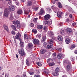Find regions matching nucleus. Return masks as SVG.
Listing matches in <instances>:
<instances>
[{"instance_id":"1","label":"nucleus","mask_w":77,"mask_h":77,"mask_svg":"<svg viewBox=\"0 0 77 77\" xmlns=\"http://www.w3.org/2000/svg\"><path fill=\"white\" fill-rule=\"evenodd\" d=\"M15 10V7L13 5L9 6V8H7L5 9L4 13V16L5 17L8 18L9 17V11H13Z\"/></svg>"},{"instance_id":"2","label":"nucleus","mask_w":77,"mask_h":77,"mask_svg":"<svg viewBox=\"0 0 77 77\" xmlns=\"http://www.w3.org/2000/svg\"><path fill=\"white\" fill-rule=\"evenodd\" d=\"M63 65L66 71H69L71 69V64L68 60H64L63 61Z\"/></svg>"},{"instance_id":"3","label":"nucleus","mask_w":77,"mask_h":77,"mask_svg":"<svg viewBox=\"0 0 77 77\" xmlns=\"http://www.w3.org/2000/svg\"><path fill=\"white\" fill-rule=\"evenodd\" d=\"M18 52L20 55L21 56H25L26 54V53H25L24 51V49L23 48L19 49L18 51Z\"/></svg>"},{"instance_id":"4","label":"nucleus","mask_w":77,"mask_h":77,"mask_svg":"<svg viewBox=\"0 0 77 77\" xmlns=\"http://www.w3.org/2000/svg\"><path fill=\"white\" fill-rule=\"evenodd\" d=\"M47 35L51 38H53L54 37V33L51 31H49L47 33Z\"/></svg>"},{"instance_id":"5","label":"nucleus","mask_w":77,"mask_h":77,"mask_svg":"<svg viewBox=\"0 0 77 77\" xmlns=\"http://www.w3.org/2000/svg\"><path fill=\"white\" fill-rule=\"evenodd\" d=\"M51 8L53 9L54 12H57L59 11V9L57 8L55 5H53L51 6Z\"/></svg>"},{"instance_id":"6","label":"nucleus","mask_w":77,"mask_h":77,"mask_svg":"<svg viewBox=\"0 0 77 77\" xmlns=\"http://www.w3.org/2000/svg\"><path fill=\"white\" fill-rule=\"evenodd\" d=\"M13 23L15 26H17L18 27H20V23L19 21L17 20L16 22L14 21L13 22Z\"/></svg>"},{"instance_id":"7","label":"nucleus","mask_w":77,"mask_h":77,"mask_svg":"<svg viewBox=\"0 0 77 77\" xmlns=\"http://www.w3.org/2000/svg\"><path fill=\"white\" fill-rule=\"evenodd\" d=\"M21 36V35L19 33H17L16 35V36H14V41H15V39H20V36Z\"/></svg>"},{"instance_id":"8","label":"nucleus","mask_w":77,"mask_h":77,"mask_svg":"<svg viewBox=\"0 0 77 77\" xmlns=\"http://www.w3.org/2000/svg\"><path fill=\"white\" fill-rule=\"evenodd\" d=\"M57 57L58 59H63V58H64L65 57V56H64V55L60 53L58 54Z\"/></svg>"},{"instance_id":"9","label":"nucleus","mask_w":77,"mask_h":77,"mask_svg":"<svg viewBox=\"0 0 77 77\" xmlns=\"http://www.w3.org/2000/svg\"><path fill=\"white\" fill-rule=\"evenodd\" d=\"M33 47V44L32 43H29L28 44V47L29 50L30 49H32Z\"/></svg>"},{"instance_id":"10","label":"nucleus","mask_w":77,"mask_h":77,"mask_svg":"<svg viewBox=\"0 0 77 77\" xmlns=\"http://www.w3.org/2000/svg\"><path fill=\"white\" fill-rule=\"evenodd\" d=\"M32 41L33 43L34 44H39V41L38 39H33Z\"/></svg>"},{"instance_id":"11","label":"nucleus","mask_w":77,"mask_h":77,"mask_svg":"<svg viewBox=\"0 0 77 77\" xmlns=\"http://www.w3.org/2000/svg\"><path fill=\"white\" fill-rule=\"evenodd\" d=\"M51 24L50 21L47 20L44 21V24L45 26H49Z\"/></svg>"},{"instance_id":"12","label":"nucleus","mask_w":77,"mask_h":77,"mask_svg":"<svg viewBox=\"0 0 77 77\" xmlns=\"http://www.w3.org/2000/svg\"><path fill=\"white\" fill-rule=\"evenodd\" d=\"M23 11L21 9H19L17 11V14L20 15L23 14Z\"/></svg>"},{"instance_id":"13","label":"nucleus","mask_w":77,"mask_h":77,"mask_svg":"<svg viewBox=\"0 0 77 77\" xmlns=\"http://www.w3.org/2000/svg\"><path fill=\"white\" fill-rule=\"evenodd\" d=\"M50 18V15L49 14H47L44 16V19L45 20H48Z\"/></svg>"},{"instance_id":"14","label":"nucleus","mask_w":77,"mask_h":77,"mask_svg":"<svg viewBox=\"0 0 77 77\" xmlns=\"http://www.w3.org/2000/svg\"><path fill=\"white\" fill-rule=\"evenodd\" d=\"M65 41L66 44H69V43H70V39H69V38L67 37L66 38Z\"/></svg>"},{"instance_id":"15","label":"nucleus","mask_w":77,"mask_h":77,"mask_svg":"<svg viewBox=\"0 0 77 77\" xmlns=\"http://www.w3.org/2000/svg\"><path fill=\"white\" fill-rule=\"evenodd\" d=\"M44 14V9L42 8H41L40 10V12L38 13V14L41 15Z\"/></svg>"},{"instance_id":"16","label":"nucleus","mask_w":77,"mask_h":77,"mask_svg":"<svg viewBox=\"0 0 77 77\" xmlns=\"http://www.w3.org/2000/svg\"><path fill=\"white\" fill-rule=\"evenodd\" d=\"M33 2L31 1H28L27 3V5L28 6H31L32 5Z\"/></svg>"},{"instance_id":"17","label":"nucleus","mask_w":77,"mask_h":77,"mask_svg":"<svg viewBox=\"0 0 77 77\" xmlns=\"http://www.w3.org/2000/svg\"><path fill=\"white\" fill-rule=\"evenodd\" d=\"M54 40L53 38H52L49 41V43L50 44H53V43H54Z\"/></svg>"},{"instance_id":"18","label":"nucleus","mask_w":77,"mask_h":77,"mask_svg":"<svg viewBox=\"0 0 77 77\" xmlns=\"http://www.w3.org/2000/svg\"><path fill=\"white\" fill-rule=\"evenodd\" d=\"M42 39L43 40H41V42H45V41L46 40V39H47V37H46V36H43L42 37Z\"/></svg>"},{"instance_id":"19","label":"nucleus","mask_w":77,"mask_h":77,"mask_svg":"<svg viewBox=\"0 0 77 77\" xmlns=\"http://www.w3.org/2000/svg\"><path fill=\"white\" fill-rule=\"evenodd\" d=\"M52 74L54 76H58V75H59V73H58L56 71L54 72H52Z\"/></svg>"},{"instance_id":"20","label":"nucleus","mask_w":77,"mask_h":77,"mask_svg":"<svg viewBox=\"0 0 77 77\" xmlns=\"http://www.w3.org/2000/svg\"><path fill=\"white\" fill-rule=\"evenodd\" d=\"M57 17H61V15H62V12L58 11L57 13Z\"/></svg>"},{"instance_id":"21","label":"nucleus","mask_w":77,"mask_h":77,"mask_svg":"<svg viewBox=\"0 0 77 77\" xmlns=\"http://www.w3.org/2000/svg\"><path fill=\"white\" fill-rule=\"evenodd\" d=\"M66 31L67 32H69V33H71L72 31L71 30V29L70 28H68L66 29Z\"/></svg>"},{"instance_id":"22","label":"nucleus","mask_w":77,"mask_h":77,"mask_svg":"<svg viewBox=\"0 0 77 77\" xmlns=\"http://www.w3.org/2000/svg\"><path fill=\"white\" fill-rule=\"evenodd\" d=\"M37 27L38 29H42L43 28V26L42 25H38L37 26Z\"/></svg>"},{"instance_id":"23","label":"nucleus","mask_w":77,"mask_h":77,"mask_svg":"<svg viewBox=\"0 0 77 77\" xmlns=\"http://www.w3.org/2000/svg\"><path fill=\"white\" fill-rule=\"evenodd\" d=\"M51 47H52V45H48L47 47H46L45 48L47 49H50V48H51Z\"/></svg>"},{"instance_id":"24","label":"nucleus","mask_w":77,"mask_h":77,"mask_svg":"<svg viewBox=\"0 0 77 77\" xmlns=\"http://www.w3.org/2000/svg\"><path fill=\"white\" fill-rule=\"evenodd\" d=\"M59 8H62V4L60 2H58L57 4Z\"/></svg>"},{"instance_id":"25","label":"nucleus","mask_w":77,"mask_h":77,"mask_svg":"<svg viewBox=\"0 0 77 77\" xmlns=\"http://www.w3.org/2000/svg\"><path fill=\"white\" fill-rule=\"evenodd\" d=\"M58 39L59 41H62V37L60 35L58 36Z\"/></svg>"},{"instance_id":"26","label":"nucleus","mask_w":77,"mask_h":77,"mask_svg":"<svg viewBox=\"0 0 77 77\" xmlns=\"http://www.w3.org/2000/svg\"><path fill=\"white\" fill-rule=\"evenodd\" d=\"M4 28L5 30H6V31H7V32L9 31V29H8V26H4Z\"/></svg>"},{"instance_id":"27","label":"nucleus","mask_w":77,"mask_h":77,"mask_svg":"<svg viewBox=\"0 0 77 77\" xmlns=\"http://www.w3.org/2000/svg\"><path fill=\"white\" fill-rule=\"evenodd\" d=\"M46 10L48 13H50L51 12V9L50 8H46Z\"/></svg>"},{"instance_id":"28","label":"nucleus","mask_w":77,"mask_h":77,"mask_svg":"<svg viewBox=\"0 0 77 77\" xmlns=\"http://www.w3.org/2000/svg\"><path fill=\"white\" fill-rule=\"evenodd\" d=\"M49 72V70L48 69H46L44 71V73H45L46 74H48Z\"/></svg>"},{"instance_id":"29","label":"nucleus","mask_w":77,"mask_h":77,"mask_svg":"<svg viewBox=\"0 0 77 77\" xmlns=\"http://www.w3.org/2000/svg\"><path fill=\"white\" fill-rule=\"evenodd\" d=\"M45 50L44 49H42L40 50V53H41V54H44V53H45Z\"/></svg>"},{"instance_id":"30","label":"nucleus","mask_w":77,"mask_h":77,"mask_svg":"<svg viewBox=\"0 0 77 77\" xmlns=\"http://www.w3.org/2000/svg\"><path fill=\"white\" fill-rule=\"evenodd\" d=\"M11 27L12 29L13 30H16V27H15V26L14 25H12L11 26Z\"/></svg>"},{"instance_id":"31","label":"nucleus","mask_w":77,"mask_h":77,"mask_svg":"<svg viewBox=\"0 0 77 77\" xmlns=\"http://www.w3.org/2000/svg\"><path fill=\"white\" fill-rule=\"evenodd\" d=\"M26 63L27 65L28 66H29L30 65V63H29V60L27 59L26 60Z\"/></svg>"},{"instance_id":"32","label":"nucleus","mask_w":77,"mask_h":77,"mask_svg":"<svg viewBox=\"0 0 77 77\" xmlns=\"http://www.w3.org/2000/svg\"><path fill=\"white\" fill-rule=\"evenodd\" d=\"M75 44H73L71 45L70 49H71V50H72V49H73V48H75Z\"/></svg>"},{"instance_id":"33","label":"nucleus","mask_w":77,"mask_h":77,"mask_svg":"<svg viewBox=\"0 0 77 77\" xmlns=\"http://www.w3.org/2000/svg\"><path fill=\"white\" fill-rule=\"evenodd\" d=\"M20 46L21 47H24V43L23 42H21L20 43Z\"/></svg>"},{"instance_id":"34","label":"nucleus","mask_w":77,"mask_h":77,"mask_svg":"<svg viewBox=\"0 0 77 77\" xmlns=\"http://www.w3.org/2000/svg\"><path fill=\"white\" fill-rule=\"evenodd\" d=\"M24 38L26 39H28L29 38V36L27 35V34H25L24 35Z\"/></svg>"},{"instance_id":"35","label":"nucleus","mask_w":77,"mask_h":77,"mask_svg":"<svg viewBox=\"0 0 77 77\" xmlns=\"http://www.w3.org/2000/svg\"><path fill=\"white\" fill-rule=\"evenodd\" d=\"M29 13V11L25 10L24 14H25V15H27Z\"/></svg>"},{"instance_id":"36","label":"nucleus","mask_w":77,"mask_h":77,"mask_svg":"<svg viewBox=\"0 0 77 77\" xmlns=\"http://www.w3.org/2000/svg\"><path fill=\"white\" fill-rule=\"evenodd\" d=\"M32 32H34V33L35 34H36V33H37V30L36 29H32Z\"/></svg>"},{"instance_id":"37","label":"nucleus","mask_w":77,"mask_h":77,"mask_svg":"<svg viewBox=\"0 0 77 77\" xmlns=\"http://www.w3.org/2000/svg\"><path fill=\"white\" fill-rule=\"evenodd\" d=\"M54 65V63L53 62L49 64V66H53Z\"/></svg>"},{"instance_id":"38","label":"nucleus","mask_w":77,"mask_h":77,"mask_svg":"<svg viewBox=\"0 0 77 77\" xmlns=\"http://www.w3.org/2000/svg\"><path fill=\"white\" fill-rule=\"evenodd\" d=\"M36 63L39 66H42V64H41L40 63L37 62Z\"/></svg>"},{"instance_id":"39","label":"nucleus","mask_w":77,"mask_h":77,"mask_svg":"<svg viewBox=\"0 0 77 77\" xmlns=\"http://www.w3.org/2000/svg\"><path fill=\"white\" fill-rule=\"evenodd\" d=\"M55 71L58 73V72H59V68L58 67L57 68L55 69Z\"/></svg>"},{"instance_id":"40","label":"nucleus","mask_w":77,"mask_h":77,"mask_svg":"<svg viewBox=\"0 0 77 77\" xmlns=\"http://www.w3.org/2000/svg\"><path fill=\"white\" fill-rule=\"evenodd\" d=\"M57 1H58V0H53L52 1V3L53 4H55L56 2H57Z\"/></svg>"},{"instance_id":"41","label":"nucleus","mask_w":77,"mask_h":77,"mask_svg":"<svg viewBox=\"0 0 77 77\" xmlns=\"http://www.w3.org/2000/svg\"><path fill=\"white\" fill-rule=\"evenodd\" d=\"M56 54L53 53L52 54V56L54 57H56Z\"/></svg>"},{"instance_id":"42","label":"nucleus","mask_w":77,"mask_h":77,"mask_svg":"<svg viewBox=\"0 0 77 77\" xmlns=\"http://www.w3.org/2000/svg\"><path fill=\"white\" fill-rule=\"evenodd\" d=\"M29 26L30 27H33V26H34V24H33V23H31L29 24Z\"/></svg>"},{"instance_id":"43","label":"nucleus","mask_w":77,"mask_h":77,"mask_svg":"<svg viewBox=\"0 0 77 77\" xmlns=\"http://www.w3.org/2000/svg\"><path fill=\"white\" fill-rule=\"evenodd\" d=\"M26 75V72H24L23 74V77H27Z\"/></svg>"},{"instance_id":"44","label":"nucleus","mask_w":77,"mask_h":77,"mask_svg":"<svg viewBox=\"0 0 77 77\" xmlns=\"http://www.w3.org/2000/svg\"><path fill=\"white\" fill-rule=\"evenodd\" d=\"M9 19L10 20H12L13 19V16H12V15H10Z\"/></svg>"},{"instance_id":"45","label":"nucleus","mask_w":77,"mask_h":77,"mask_svg":"<svg viewBox=\"0 0 77 77\" xmlns=\"http://www.w3.org/2000/svg\"><path fill=\"white\" fill-rule=\"evenodd\" d=\"M11 33L14 35H15V32L14 31H11Z\"/></svg>"},{"instance_id":"46","label":"nucleus","mask_w":77,"mask_h":77,"mask_svg":"<svg viewBox=\"0 0 77 77\" xmlns=\"http://www.w3.org/2000/svg\"><path fill=\"white\" fill-rule=\"evenodd\" d=\"M37 20H38L37 18H35L33 20V21H34V22H36V21H37Z\"/></svg>"},{"instance_id":"47","label":"nucleus","mask_w":77,"mask_h":77,"mask_svg":"<svg viewBox=\"0 0 77 77\" xmlns=\"http://www.w3.org/2000/svg\"><path fill=\"white\" fill-rule=\"evenodd\" d=\"M47 43L46 42H45L43 44V45L44 47H45V48L46 47L45 46L47 45Z\"/></svg>"},{"instance_id":"48","label":"nucleus","mask_w":77,"mask_h":77,"mask_svg":"<svg viewBox=\"0 0 77 77\" xmlns=\"http://www.w3.org/2000/svg\"><path fill=\"white\" fill-rule=\"evenodd\" d=\"M38 9H39L38 7H36L34 9V11H38Z\"/></svg>"},{"instance_id":"49","label":"nucleus","mask_w":77,"mask_h":77,"mask_svg":"<svg viewBox=\"0 0 77 77\" xmlns=\"http://www.w3.org/2000/svg\"><path fill=\"white\" fill-rule=\"evenodd\" d=\"M29 74H30V75H33L34 73L32 72H29Z\"/></svg>"},{"instance_id":"50","label":"nucleus","mask_w":77,"mask_h":77,"mask_svg":"<svg viewBox=\"0 0 77 77\" xmlns=\"http://www.w3.org/2000/svg\"><path fill=\"white\" fill-rule=\"evenodd\" d=\"M72 26L73 27H75V26H76V23H72Z\"/></svg>"},{"instance_id":"51","label":"nucleus","mask_w":77,"mask_h":77,"mask_svg":"<svg viewBox=\"0 0 77 77\" xmlns=\"http://www.w3.org/2000/svg\"><path fill=\"white\" fill-rule=\"evenodd\" d=\"M64 32V31L63 30H61L60 33L61 34H63V33Z\"/></svg>"},{"instance_id":"52","label":"nucleus","mask_w":77,"mask_h":77,"mask_svg":"<svg viewBox=\"0 0 77 77\" xmlns=\"http://www.w3.org/2000/svg\"><path fill=\"white\" fill-rule=\"evenodd\" d=\"M65 17H67L68 16V12H66L65 14Z\"/></svg>"},{"instance_id":"53","label":"nucleus","mask_w":77,"mask_h":77,"mask_svg":"<svg viewBox=\"0 0 77 77\" xmlns=\"http://www.w3.org/2000/svg\"><path fill=\"white\" fill-rule=\"evenodd\" d=\"M50 60H51V59L50 58H49L47 60L48 63L50 62Z\"/></svg>"},{"instance_id":"54","label":"nucleus","mask_w":77,"mask_h":77,"mask_svg":"<svg viewBox=\"0 0 77 77\" xmlns=\"http://www.w3.org/2000/svg\"><path fill=\"white\" fill-rule=\"evenodd\" d=\"M3 7V5H2V4H0V8H2Z\"/></svg>"},{"instance_id":"55","label":"nucleus","mask_w":77,"mask_h":77,"mask_svg":"<svg viewBox=\"0 0 77 77\" xmlns=\"http://www.w3.org/2000/svg\"><path fill=\"white\" fill-rule=\"evenodd\" d=\"M9 77V74H6L5 75V77Z\"/></svg>"},{"instance_id":"56","label":"nucleus","mask_w":77,"mask_h":77,"mask_svg":"<svg viewBox=\"0 0 77 77\" xmlns=\"http://www.w3.org/2000/svg\"><path fill=\"white\" fill-rule=\"evenodd\" d=\"M26 0H21V2H25Z\"/></svg>"},{"instance_id":"57","label":"nucleus","mask_w":77,"mask_h":77,"mask_svg":"<svg viewBox=\"0 0 77 77\" xmlns=\"http://www.w3.org/2000/svg\"><path fill=\"white\" fill-rule=\"evenodd\" d=\"M8 4L11 5H12V2L11 1H10L8 2Z\"/></svg>"},{"instance_id":"58","label":"nucleus","mask_w":77,"mask_h":77,"mask_svg":"<svg viewBox=\"0 0 77 77\" xmlns=\"http://www.w3.org/2000/svg\"><path fill=\"white\" fill-rule=\"evenodd\" d=\"M58 50L59 51H60V52H61V51H62V50L61 49V48H59L58 49Z\"/></svg>"},{"instance_id":"59","label":"nucleus","mask_w":77,"mask_h":77,"mask_svg":"<svg viewBox=\"0 0 77 77\" xmlns=\"http://www.w3.org/2000/svg\"><path fill=\"white\" fill-rule=\"evenodd\" d=\"M16 5H17V6H19V5H20V4L19 3V2H17L16 3Z\"/></svg>"},{"instance_id":"60","label":"nucleus","mask_w":77,"mask_h":77,"mask_svg":"<svg viewBox=\"0 0 77 77\" xmlns=\"http://www.w3.org/2000/svg\"><path fill=\"white\" fill-rule=\"evenodd\" d=\"M35 77H40V76L39 75H35Z\"/></svg>"},{"instance_id":"61","label":"nucleus","mask_w":77,"mask_h":77,"mask_svg":"<svg viewBox=\"0 0 77 77\" xmlns=\"http://www.w3.org/2000/svg\"><path fill=\"white\" fill-rule=\"evenodd\" d=\"M46 29H47V27H46V26L44 27L43 28V29L44 30H45Z\"/></svg>"},{"instance_id":"62","label":"nucleus","mask_w":77,"mask_h":77,"mask_svg":"<svg viewBox=\"0 0 77 77\" xmlns=\"http://www.w3.org/2000/svg\"><path fill=\"white\" fill-rule=\"evenodd\" d=\"M74 53L75 54H77V50H75V51H74Z\"/></svg>"},{"instance_id":"63","label":"nucleus","mask_w":77,"mask_h":77,"mask_svg":"<svg viewBox=\"0 0 77 77\" xmlns=\"http://www.w3.org/2000/svg\"><path fill=\"white\" fill-rule=\"evenodd\" d=\"M74 58H71V60L72 61V62L74 60Z\"/></svg>"},{"instance_id":"64","label":"nucleus","mask_w":77,"mask_h":77,"mask_svg":"<svg viewBox=\"0 0 77 77\" xmlns=\"http://www.w3.org/2000/svg\"><path fill=\"white\" fill-rule=\"evenodd\" d=\"M62 77H67L66 75H64L62 76Z\"/></svg>"}]
</instances>
